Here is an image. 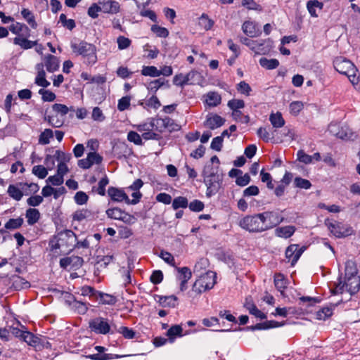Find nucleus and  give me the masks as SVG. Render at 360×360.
Wrapping results in <instances>:
<instances>
[{
	"label": "nucleus",
	"mask_w": 360,
	"mask_h": 360,
	"mask_svg": "<svg viewBox=\"0 0 360 360\" xmlns=\"http://www.w3.org/2000/svg\"><path fill=\"white\" fill-rule=\"evenodd\" d=\"M294 185L295 187L304 189H309L311 186V184L309 180L299 176L295 178Z\"/></svg>",
	"instance_id": "48"
},
{
	"label": "nucleus",
	"mask_w": 360,
	"mask_h": 360,
	"mask_svg": "<svg viewBox=\"0 0 360 360\" xmlns=\"http://www.w3.org/2000/svg\"><path fill=\"white\" fill-rule=\"evenodd\" d=\"M269 121L275 128H281L284 126L285 120L281 112L271 113L269 117Z\"/></svg>",
	"instance_id": "31"
},
{
	"label": "nucleus",
	"mask_w": 360,
	"mask_h": 360,
	"mask_svg": "<svg viewBox=\"0 0 360 360\" xmlns=\"http://www.w3.org/2000/svg\"><path fill=\"white\" fill-rule=\"evenodd\" d=\"M158 297V303L162 307H175L176 305L177 297L175 295L169 296H160L157 295Z\"/></svg>",
	"instance_id": "24"
},
{
	"label": "nucleus",
	"mask_w": 360,
	"mask_h": 360,
	"mask_svg": "<svg viewBox=\"0 0 360 360\" xmlns=\"http://www.w3.org/2000/svg\"><path fill=\"white\" fill-rule=\"evenodd\" d=\"M199 25L204 30H209L212 27L214 21L210 19L206 14H202L199 18Z\"/></svg>",
	"instance_id": "46"
},
{
	"label": "nucleus",
	"mask_w": 360,
	"mask_h": 360,
	"mask_svg": "<svg viewBox=\"0 0 360 360\" xmlns=\"http://www.w3.org/2000/svg\"><path fill=\"white\" fill-rule=\"evenodd\" d=\"M141 75L153 77L160 76L159 70L155 66H143Z\"/></svg>",
	"instance_id": "45"
},
{
	"label": "nucleus",
	"mask_w": 360,
	"mask_h": 360,
	"mask_svg": "<svg viewBox=\"0 0 360 360\" xmlns=\"http://www.w3.org/2000/svg\"><path fill=\"white\" fill-rule=\"evenodd\" d=\"M113 151L117 158H120L122 156L126 157L127 155L130 153V150L125 143H120L114 146Z\"/></svg>",
	"instance_id": "37"
},
{
	"label": "nucleus",
	"mask_w": 360,
	"mask_h": 360,
	"mask_svg": "<svg viewBox=\"0 0 360 360\" xmlns=\"http://www.w3.org/2000/svg\"><path fill=\"white\" fill-rule=\"evenodd\" d=\"M75 310L79 314H84L88 310L87 304L80 301H75L72 304Z\"/></svg>",
	"instance_id": "57"
},
{
	"label": "nucleus",
	"mask_w": 360,
	"mask_h": 360,
	"mask_svg": "<svg viewBox=\"0 0 360 360\" xmlns=\"http://www.w3.org/2000/svg\"><path fill=\"white\" fill-rule=\"evenodd\" d=\"M285 322H278L276 321H267L264 323H257L251 327V330H265L269 328H277L283 326Z\"/></svg>",
	"instance_id": "26"
},
{
	"label": "nucleus",
	"mask_w": 360,
	"mask_h": 360,
	"mask_svg": "<svg viewBox=\"0 0 360 360\" xmlns=\"http://www.w3.org/2000/svg\"><path fill=\"white\" fill-rule=\"evenodd\" d=\"M307 7L311 15L316 17L317 16L316 13V8L321 9L323 4L317 0H312L307 2Z\"/></svg>",
	"instance_id": "44"
},
{
	"label": "nucleus",
	"mask_w": 360,
	"mask_h": 360,
	"mask_svg": "<svg viewBox=\"0 0 360 360\" xmlns=\"http://www.w3.org/2000/svg\"><path fill=\"white\" fill-rule=\"evenodd\" d=\"M127 356V355H120L113 354H94L87 355L86 357L91 360H112Z\"/></svg>",
	"instance_id": "28"
},
{
	"label": "nucleus",
	"mask_w": 360,
	"mask_h": 360,
	"mask_svg": "<svg viewBox=\"0 0 360 360\" xmlns=\"http://www.w3.org/2000/svg\"><path fill=\"white\" fill-rule=\"evenodd\" d=\"M216 273L208 271L205 274L200 276L195 281L192 287V291L198 295L212 289L216 283Z\"/></svg>",
	"instance_id": "8"
},
{
	"label": "nucleus",
	"mask_w": 360,
	"mask_h": 360,
	"mask_svg": "<svg viewBox=\"0 0 360 360\" xmlns=\"http://www.w3.org/2000/svg\"><path fill=\"white\" fill-rule=\"evenodd\" d=\"M242 30L250 37H256L261 34V30L252 21H245L242 25Z\"/></svg>",
	"instance_id": "18"
},
{
	"label": "nucleus",
	"mask_w": 360,
	"mask_h": 360,
	"mask_svg": "<svg viewBox=\"0 0 360 360\" xmlns=\"http://www.w3.org/2000/svg\"><path fill=\"white\" fill-rule=\"evenodd\" d=\"M221 96L216 92H210L207 94L206 103L210 107L218 105L221 103Z\"/></svg>",
	"instance_id": "35"
},
{
	"label": "nucleus",
	"mask_w": 360,
	"mask_h": 360,
	"mask_svg": "<svg viewBox=\"0 0 360 360\" xmlns=\"http://www.w3.org/2000/svg\"><path fill=\"white\" fill-rule=\"evenodd\" d=\"M228 106L232 110H239V109L244 108L245 103L243 100L240 99H232L228 102Z\"/></svg>",
	"instance_id": "60"
},
{
	"label": "nucleus",
	"mask_w": 360,
	"mask_h": 360,
	"mask_svg": "<svg viewBox=\"0 0 360 360\" xmlns=\"http://www.w3.org/2000/svg\"><path fill=\"white\" fill-rule=\"evenodd\" d=\"M53 137V132L50 129H46L41 133L39 137V143L41 145H47L50 142V139Z\"/></svg>",
	"instance_id": "38"
},
{
	"label": "nucleus",
	"mask_w": 360,
	"mask_h": 360,
	"mask_svg": "<svg viewBox=\"0 0 360 360\" xmlns=\"http://www.w3.org/2000/svg\"><path fill=\"white\" fill-rule=\"evenodd\" d=\"M98 4L101 5L102 11L108 14H116L120 11V4L114 0H99Z\"/></svg>",
	"instance_id": "15"
},
{
	"label": "nucleus",
	"mask_w": 360,
	"mask_h": 360,
	"mask_svg": "<svg viewBox=\"0 0 360 360\" xmlns=\"http://www.w3.org/2000/svg\"><path fill=\"white\" fill-rule=\"evenodd\" d=\"M244 307L247 309L250 314L255 316V317L259 318L260 319H265L266 318V316L259 309H258V308L253 302L249 301L248 298L245 300Z\"/></svg>",
	"instance_id": "23"
},
{
	"label": "nucleus",
	"mask_w": 360,
	"mask_h": 360,
	"mask_svg": "<svg viewBox=\"0 0 360 360\" xmlns=\"http://www.w3.org/2000/svg\"><path fill=\"white\" fill-rule=\"evenodd\" d=\"M131 98L128 96H124L118 101L117 109L120 111H124L129 108L130 105Z\"/></svg>",
	"instance_id": "58"
},
{
	"label": "nucleus",
	"mask_w": 360,
	"mask_h": 360,
	"mask_svg": "<svg viewBox=\"0 0 360 360\" xmlns=\"http://www.w3.org/2000/svg\"><path fill=\"white\" fill-rule=\"evenodd\" d=\"M262 214L264 216V224L266 230L271 229L281 222L283 221L284 218L278 212H264Z\"/></svg>",
	"instance_id": "12"
},
{
	"label": "nucleus",
	"mask_w": 360,
	"mask_h": 360,
	"mask_svg": "<svg viewBox=\"0 0 360 360\" xmlns=\"http://www.w3.org/2000/svg\"><path fill=\"white\" fill-rule=\"evenodd\" d=\"M45 67L47 71L53 72L59 68V60L57 57L53 55L48 54L44 58Z\"/></svg>",
	"instance_id": "21"
},
{
	"label": "nucleus",
	"mask_w": 360,
	"mask_h": 360,
	"mask_svg": "<svg viewBox=\"0 0 360 360\" xmlns=\"http://www.w3.org/2000/svg\"><path fill=\"white\" fill-rule=\"evenodd\" d=\"M295 231L294 226H285L278 227L275 230L276 235L281 238H288L292 236Z\"/></svg>",
	"instance_id": "27"
},
{
	"label": "nucleus",
	"mask_w": 360,
	"mask_h": 360,
	"mask_svg": "<svg viewBox=\"0 0 360 360\" xmlns=\"http://www.w3.org/2000/svg\"><path fill=\"white\" fill-rule=\"evenodd\" d=\"M333 66L338 72L346 75L353 84L358 83V70L352 61L344 57H338L333 61Z\"/></svg>",
	"instance_id": "3"
},
{
	"label": "nucleus",
	"mask_w": 360,
	"mask_h": 360,
	"mask_svg": "<svg viewBox=\"0 0 360 360\" xmlns=\"http://www.w3.org/2000/svg\"><path fill=\"white\" fill-rule=\"evenodd\" d=\"M76 241L75 233L71 230L66 229L58 233L49 242V245L51 251H55L56 253H58L57 250H60V253H65L73 250Z\"/></svg>",
	"instance_id": "1"
},
{
	"label": "nucleus",
	"mask_w": 360,
	"mask_h": 360,
	"mask_svg": "<svg viewBox=\"0 0 360 360\" xmlns=\"http://www.w3.org/2000/svg\"><path fill=\"white\" fill-rule=\"evenodd\" d=\"M109 184V179L107 177V176H105L103 177L98 184V187L96 188V192L100 195H105V187Z\"/></svg>",
	"instance_id": "51"
},
{
	"label": "nucleus",
	"mask_w": 360,
	"mask_h": 360,
	"mask_svg": "<svg viewBox=\"0 0 360 360\" xmlns=\"http://www.w3.org/2000/svg\"><path fill=\"white\" fill-rule=\"evenodd\" d=\"M53 110L62 116L67 115L69 112L68 106L63 104L55 103L52 106Z\"/></svg>",
	"instance_id": "62"
},
{
	"label": "nucleus",
	"mask_w": 360,
	"mask_h": 360,
	"mask_svg": "<svg viewBox=\"0 0 360 360\" xmlns=\"http://www.w3.org/2000/svg\"><path fill=\"white\" fill-rule=\"evenodd\" d=\"M71 49L74 53L82 56V57L86 58L88 64H94L96 63V48L94 44L85 41H80L78 43L72 42Z\"/></svg>",
	"instance_id": "4"
},
{
	"label": "nucleus",
	"mask_w": 360,
	"mask_h": 360,
	"mask_svg": "<svg viewBox=\"0 0 360 360\" xmlns=\"http://www.w3.org/2000/svg\"><path fill=\"white\" fill-rule=\"evenodd\" d=\"M328 227L330 232L338 238L351 236L354 232L350 226L337 221L328 224Z\"/></svg>",
	"instance_id": "10"
},
{
	"label": "nucleus",
	"mask_w": 360,
	"mask_h": 360,
	"mask_svg": "<svg viewBox=\"0 0 360 360\" xmlns=\"http://www.w3.org/2000/svg\"><path fill=\"white\" fill-rule=\"evenodd\" d=\"M25 217L29 225H34L40 218V212L35 208H29L26 211Z\"/></svg>",
	"instance_id": "29"
},
{
	"label": "nucleus",
	"mask_w": 360,
	"mask_h": 360,
	"mask_svg": "<svg viewBox=\"0 0 360 360\" xmlns=\"http://www.w3.org/2000/svg\"><path fill=\"white\" fill-rule=\"evenodd\" d=\"M89 326L92 331L97 334L105 335L110 330V326L107 319L103 317H96L90 320Z\"/></svg>",
	"instance_id": "9"
},
{
	"label": "nucleus",
	"mask_w": 360,
	"mask_h": 360,
	"mask_svg": "<svg viewBox=\"0 0 360 360\" xmlns=\"http://www.w3.org/2000/svg\"><path fill=\"white\" fill-rule=\"evenodd\" d=\"M259 65L267 70H274L279 65V61L275 58H262L259 60Z\"/></svg>",
	"instance_id": "33"
},
{
	"label": "nucleus",
	"mask_w": 360,
	"mask_h": 360,
	"mask_svg": "<svg viewBox=\"0 0 360 360\" xmlns=\"http://www.w3.org/2000/svg\"><path fill=\"white\" fill-rule=\"evenodd\" d=\"M285 281L282 274H276L274 278V284L276 288L279 290L282 291L285 288Z\"/></svg>",
	"instance_id": "61"
},
{
	"label": "nucleus",
	"mask_w": 360,
	"mask_h": 360,
	"mask_svg": "<svg viewBox=\"0 0 360 360\" xmlns=\"http://www.w3.org/2000/svg\"><path fill=\"white\" fill-rule=\"evenodd\" d=\"M34 83L43 88H46L50 85V82L46 79V72L42 71L37 72Z\"/></svg>",
	"instance_id": "42"
},
{
	"label": "nucleus",
	"mask_w": 360,
	"mask_h": 360,
	"mask_svg": "<svg viewBox=\"0 0 360 360\" xmlns=\"http://www.w3.org/2000/svg\"><path fill=\"white\" fill-rule=\"evenodd\" d=\"M54 157L59 162H64V164H66V162L70 160L72 155L70 153H65L61 150H57L55 153Z\"/></svg>",
	"instance_id": "50"
},
{
	"label": "nucleus",
	"mask_w": 360,
	"mask_h": 360,
	"mask_svg": "<svg viewBox=\"0 0 360 360\" xmlns=\"http://www.w3.org/2000/svg\"><path fill=\"white\" fill-rule=\"evenodd\" d=\"M305 250V246L299 248L297 244L290 245L285 250V257L291 262V265L294 266Z\"/></svg>",
	"instance_id": "13"
},
{
	"label": "nucleus",
	"mask_w": 360,
	"mask_h": 360,
	"mask_svg": "<svg viewBox=\"0 0 360 360\" xmlns=\"http://www.w3.org/2000/svg\"><path fill=\"white\" fill-rule=\"evenodd\" d=\"M81 295L83 296H89L90 299L98 300L99 291L96 290L91 286L84 285L81 288Z\"/></svg>",
	"instance_id": "32"
},
{
	"label": "nucleus",
	"mask_w": 360,
	"mask_h": 360,
	"mask_svg": "<svg viewBox=\"0 0 360 360\" xmlns=\"http://www.w3.org/2000/svg\"><path fill=\"white\" fill-rule=\"evenodd\" d=\"M188 201L186 197L179 196L172 200V208L175 210L179 208H186L188 207Z\"/></svg>",
	"instance_id": "39"
},
{
	"label": "nucleus",
	"mask_w": 360,
	"mask_h": 360,
	"mask_svg": "<svg viewBox=\"0 0 360 360\" xmlns=\"http://www.w3.org/2000/svg\"><path fill=\"white\" fill-rule=\"evenodd\" d=\"M39 94L41 95V99L44 102H52L56 97L53 92L49 90H46L44 88L39 90Z\"/></svg>",
	"instance_id": "47"
},
{
	"label": "nucleus",
	"mask_w": 360,
	"mask_h": 360,
	"mask_svg": "<svg viewBox=\"0 0 360 360\" xmlns=\"http://www.w3.org/2000/svg\"><path fill=\"white\" fill-rule=\"evenodd\" d=\"M102 11L101 5L94 3L89 8L87 13L92 18H96L98 16V12Z\"/></svg>",
	"instance_id": "56"
},
{
	"label": "nucleus",
	"mask_w": 360,
	"mask_h": 360,
	"mask_svg": "<svg viewBox=\"0 0 360 360\" xmlns=\"http://www.w3.org/2000/svg\"><path fill=\"white\" fill-rule=\"evenodd\" d=\"M240 41L258 55L269 53L273 46V41L269 38L266 39L250 40L247 37H241Z\"/></svg>",
	"instance_id": "7"
},
{
	"label": "nucleus",
	"mask_w": 360,
	"mask_h": 360,
	"mask_svg": "<svg viewBox=\"0 0 360 360\" xmlns=\"http://www.w3.org/2000/svg\"><path fill=\"white\" fill-rule=\"evenodd\" d=\"M360 288V277L359 276H348L345 278L344 281L342 278H338V283L335 285V288L332 291L333 293H342L344 290L349 292L350 295L356 293Z\"/></svg>",
	"instance_id": "6"
},
{
	"label": "nucleus",
	"mask_w": 360,
	"mask_h": 360,
	"mask_svg": "<svg viewBox=\"0 0 360 360\" xmlns=\"http://www.w3.org/2000/svg\"><path fill=\"white\" fill-rule=\"evenodd\" d=\"M22 30H27V25L21 22H16L9 26V30L18 37H20Z\"/></svg>",
	"instance_id": "53"
},
{
	"label": "nucleus",
	"mask_w": 360,
	"mask_h": 360,
	"mask_svg": "<svg viewBox=\"0 0 360 360\" xmlns=\"http://www.w3.org/2000/svg\"><path fill=\"white\" fill-rule=\"evenodd\" d=\"M32 173L39 179H44L48 174V169L42 165H36L32 168Z\"/></svg>",
	"instance_id": "49"
},
{
	"label": "nucleus",
	"mask_w": 360,
	"mask_h": 360,
	"mask_svg": "<svg viewBox=\"0 0 360 360\" xmlns=\"http://www.w3.org/2000/svg\"><path fill=\"white\" fill-rule=\"evenodd\" d=\"M345 277L354 276L357 275V269L355 263L352 260H348L345 263Z\"/></svg>",
	"instance_id": "43"
},
{
	"label": "nucleus",
	"mask_w": 360,
	"mask_h": 360,
	"mask_svg": "<svg viewBox=\"0 0 360 360\" xmlns=\"http://www.w3.org/2000/svg\"><path fill=\"white\" fill-rule=\"evenodd\" d=\"M236 89L238 92L246 96H249L252 91L250 86L245 81H241L237 84Z\"/></svg>",
	"instance_id": "55"
},
{
	"label": "nucleus",
	"mask_w": 360,
	"mask_h": 360,
	"mask_svg": "<svg viewBox=\"0 0 360 360\" xmlns=\"http://www.w3.org/2000/svg\"><path fill=\"white\" fill-rule=\"evenodd\" d=\"M329 130L331 133L334 134L338 138L342 140H354L356 136L352 130L346 125L342 126L339 128L335 124H330L329 126Z\"/></svg>",
	"instance_id": "11"
},
{
	"label": "nucleus",
	"mask_w": 360,
	"mask_h": 360,
	"mask_svg": "<svg viewBox=\"0 0 360 360\" xmlns=\"http://www.w3.org/2000/svg\"><path fill=\"white\" fill-rule=\"evenodd\" d=\"M202 175L207 186L206 195L211 197L216 194L221 187L223 174L218 173L217 168L214 169L212 165H207L205 166Z\"/></svg>",
	"instance_id": "2"
},
{
	"label": "nucleus",
	"mask_w": 360,
	"mask_h": 360,
	"mask_svg": "<svg viewBox=\"0 0 360 360\" xmlns=\"http://www.w3.org/2000/svg\"><path fill=\"white\" fill-rule=\"evenodd\" d=\"M117 43L118 45V49L120 50H123L127 49L131 44V40L129 38H127L124 36H120L117 39Z\"/></svg>",
	"instance_id": "63"
},
{
	"label": "nucleus",
	"mask_w": 360,
	"mask_h": 360,
	"mask_svg": "<svg viewBox=\"0 0 360 360\" xmlns=\"http://www.w3.org/2000/svg\"><path fill=\"white\" fill-rule=\"evenodd\" d=\"M108 194L112 201L118 202L124 201L127 204L129 202L128 195L121 188L110 186L108 188Z\"/></svg>",
	"instance_id": "16"
},
{
	"label": "nucleus",
	"mask_w": 360,
	"mask_h": 360,
	"mask_svg": "<svg viewBox=\"0 0 360 360\" xmlns=\"http://www.w3.org/2000/svg\"><path fill=\"white\" fill-rule=\"evenodd\" d=\"M83 262L84 260L82 257L73 255L60 259V266L63 269H66L68 267L78 269L82 266Z\"/></svg>",
	"instance_id": "14"
},
{
	"label": "nucleus",
	"mask_w": 360,
	"mask_h": 360,
	"mask_svg": "<svg viewBox=\"0 0 360 360\" xmlns=\"http://www.w3.org/2000/svg\"><path fill=\"white\" fill-rule=\"evenodd\" d=\"M155 125H160L170 131L176 129V127H178L177 124L174 123V120L168 117L153 120V122L150 123V126L153 127Z\"/></svg>",
	"instance_id": "20"
},
{
	"label": "nucleus",
	"mask_w": 360,
	"mask_h": 360,
	"mask_svg": "<svg viewBox=\"0 0 360 360\" xmlns=\"http://www.w3.org/2000/svg\"><path fill=\"white\" fill-rule=\"evenodd\" d=\"M98 300H99V304L114 305L117 300L114 295L99 292Z\"/></svg>",
	"instance_id": "30"
},
{
	"label": "nucleus",
	"mask_w": 360,
	"mask_h": 360,
	"mask_svg": "<svg viewBox=\"0 0 360 360\" xmlns=\"http://www.w3.org/2000/svg\"><path fill=\"white\" fill-rule=\"evenodd\" d=\"M127 139L136 145H142V137L136 131H129L127 134Z\"/></svg>",
	"instance_id": "64"
},
{
	"label": "nucleus",
	"mask_w": 360,
	"mask_h": 360,
	"mask_svg": "<svg viewBox=\"0 0 360 360\" xmlns=\"http://www.w3.org/2000/svg\"><path fill=\"white\" fill-rule=\"evenodd\" d=\"M117 332L121 333L124 338L133 339L135 337V332L133 329L126 326H121L117 329Z\"/></svg>",
	"instance_id": "54"
},
{
	"label": "nucleus",
	"mask_w": 360,
	"mask_h": 360,
	"mask_svg": "<svg viewBox=\"0 0 360 360\" xmlns=\"http://www.w3.org/2000/svg\"><path fill=\"white\" fill-rule=\"evenodd\" d=\"M225 122V120L217 114H209L207 115L204 125L210 129H215L222 126Z\"/></svg>",
	"instance_id": "17"
},
{
	"label": "nucleus",
	"mask_w": 360,
	"mask_h": 360,
	"mask_svg": "<svg viewBox=\"0 0 360 360\" xmlns=\"http://www.w3.org/2000/svg\"><path fill=\"white\" fill-rule=\"evenodd\" d=\"M75 201L77 205H82L88 201V195L83 191H78L74 197Z\"/></svg>",
	"instance_id": "59"
},
{
	"label": "nucleus",
	"mask_w": 360,
	"mask_h": 360,
	"mask_svg": "<svg viewBox=\"0 0 360 360\" xmlns=\"http://www.w3.org/2000/svg\"><path fill=\"white\" fill-rule=\"evenodd\" d=\"M13 43L20 46L23 49H32L37 44V41H30L25 37H16L13 39Z\"/></svg>",
	"instance_id": "25"
},
{
	"label": "nucleus",
	"mask_w": 360,
	"mask_h": 360,
	"mask_svg": "<svg viewBox=\"0 0 360 360\" xmlns=\"http://www.w3.org/2000/svg\"><path fill=\"white\" fill-rule=\"evenodd\" d=\"M9 196L15 200H20L23 196L22 191L14 185H10L7 191Z\"/></svg>",
	"instance_id": "40"
},
{
	"label": "nucleus",
	"mask_w": 360,
	"mask_h": 360,
	"mask_svg": "<svg viewBox=\"0 0 360 360\" xmlns=\"http://www.w3.org/2000/svg\"><path fill=\"white\" fill-rule=\"evenodd\" d=\"M106 214L109 218L122 221H125L126 217H131V216L126 214L121 209L117 207L107 210Z\"/></svg>",
	"instance_id": "22"
},
{
	"label": "nucleus",
	"mask_w": 360,
	"mask_h": 360,
	"mask_svg": "<svg viewBox=\"0 0 360 360\" xmlns=\"http://www.w3.org/2000/svg\"><path fill=\"white\" fill-rule=\"evenodd\" d=\"M264 216L262 213L248 215L243 217L239 222L240 226L250 233H259L266 231Z\"/></svg>",
	"instance_id": "5"
},
{
	"label": "nucleus",
	"mask_w": 360,
	"mask_h": 360,
	"mask_svg": "<svg viewBox=\"0 0 360 360\" xmlns=\"http://www.w3.org/2000/svg\"><path fill=\"white\" fill-rule=\"evenodd\" d=\"M165 83V79L162 78L153 80L148 84V89L155 93Z\"/></svg>",
	"instance_id": "52"
},
{
	"label": "nucleus",
	"mask_w": 360,
	"mask_h": 360,
	"mask_svg": "<svg viewBox=\"0 0 360 360\" xmlns=\"http://www.w3.org/2000/svg\"><path fill=\"white\" fill-rule=\"evenodd\" d=\"M176 270L179 273L178 279L181 281L188 282L191 279L192 272L188 267H177Z\"/></svg>",
	"instance_id": "34"
},
{
	"label": "nucleus",
	"mask_w": 360,
	"mask_h": 360,
	"mask_svg": "<svg viewBox=\"0 0 360 360\" xmlns=\"http://www.w3.org/2000/svg\"><path fill=\"white\" fill-rule=\"evenodd\" d=\"M189 333V332H186L183 334V328L181 325H174L169 328L166 335L168 337L169 341L173 342L176 337H182Z\"/></svg>",
	"instance_id": "19"
},
{
	"label": "nucleus",
	"mask_w": 360,
	"mask_h": 360,
	"mask_svg": "<svg viewBox=\"0 0 360 360\" xmlns=\"http://www.w3.org/2000/svg\"><path fill=\"white\" fill-rule=\"evenodd\" d=\"M23 219L18 217L16 219H10L4 225L6 229H17L20 228L23 224Z\"/></svg>",
	"instance_id": "41"
},
{
	"label": "nucleus",
	"mask_w": 360,
	"mask_h": 360,
	"mask_svg": "<svg viewBox=\"0 0 360 360\" xmlns=\"http://www.w3.org/2000/svg\"><path fill=\"white\" fill-rule=\"evenodd\" d=\"M21 15L32 28L35 29L37 27L34 16L30 11L23 8L21 11Z\"/></svg>",
	"instance_id": "36"
}]
</instances>
